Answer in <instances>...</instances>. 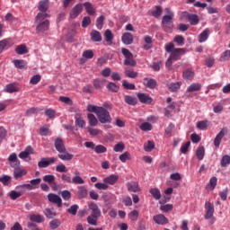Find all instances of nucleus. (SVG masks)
<instances>
[{
  "instance_id": "obj_1",
  "label": "nucleus",
  "mask_w": 230,
  "mask_h": 230,
  "mask_svg": "<svg viewBox=\"0 0 230 230\" xmlns=\"http://www.w3.org/2000/svg\"><path fill=\"white\" fill-rule=\"evenodd\" d=\"M88 112H94L96 114L100 123H112V117H111V113L103 107H99L93 104L87 105Z\"/></svg>"
},
{
  "instance_id": "obj_2",
  "label": "nucleus",
  "mask_w": 230,
  "mask_h": 230,
  "mask_svg": "<svg viewBox=\"0 0 230 230\" xmlns=\"http://www.w3.org/2000/svg\"><path fill=\"white\" fill-rule=\"evenodd\" d=\"M56 150L58 152V157L61 161H71L74 157L73 155L67 152L64 140L61 137H57L54 141Z\"/></svg>"
},
{
  "instance_id": "obj_3",
  "label": "nucleus",
  "mask_w": 230,
  "mask_h": 230,
  "mask_svg": "<svg viewBox=\"0 0 230 230\" xmlns=\"http://www.w3.org/2000/svg\"><path fill=\"white\" fill-rule=\"evenodd\" d=\"M49 17L48 13H40L36 16V31L37 33H44V31H48L49 30V21L46 19Z\"/></svg>"
},
{
  "instance_id": "obj_4",
  "label": "nucleus",
  "mask_w": 230,
  "mask_h": 230,
  "mask_svg": "<svg viewBox=\"0 0 230 230\" xmlns=\"http://www.w3.org/2000/svg\"><path fill=\"white\" fill-rule=\"evenodd\" d=\"M164 48L166 53H171L170 58L174 61L181 60V57L185 53L184 49H175L173 42L168 43Z\"/></svg>"
},
{
  "instance_id": "obj_5",
  "label": "nucleus",
  "mask_w": 230,
  "mask_h": 230,
  "mask_svg": "<svg viewBox=\"0 0 230 230\" xmlns=\"http://www.w3.org/2000/svg\"><path fill=\"white\" fill-rule=\"evenodd\" d=\"M205 209H206V214H205V220H209V218L212 219L211 224H215V218L213 215H215V206L209 201L205 203Z\"/></svg>"
},
{
  "instance_id": "obj_6",
  "label": "nucleus",
  "mask_w": 230,
  "mask_h": 230,
  "mask_svg": "<svg viewBox=\"0 0 230 230\" xmlns=\"http://www.w3.org/2000/svg\"><path fill=\"white\" fill-rule=\"evenodd\" d=\"M30 183L27 184H22L20 186L16 187V190H29V191H31V190H33V186H39V184H40V182H42V180L40 178H37L34 180H31Z\"/></svg>"
},
{
  "instance_id": "obj_7",
  "label": "nucleus",
  "mask_w": 230,
  "mask_h": 230,
  "mask_svg": "<svg viewBox=\"0 0 230 230\" xmlns=\"http://www.w3.org/2000/svg\"><path fill=\"white\" fill-rule=\"evenodd\" d=\"M58 159L56 157L50 158H41V160L38 163L39 168H48L49 164H53V163H57Z\"/></svg>"
},
{
  "instance_id": "obj_8",
  "label": "nucleus",
  "mask_w": 230,
  "mask_h": 230,
  "mask_svg": "<svg viewBox=\"0 0 230 230\" xmlns=\"http://www.w3.org/2000/svg\"><path fill=\"white\" fill-rule=\"evenodd\" d=\"M137 97L138 98L140 103H144L146 105H150V103L154 102V99L146 93H137Z\"/></svg>"
},
{
  "instance_id": "obj_9",
  "label": "nucleus",
  "mask_w": 230,
  "mask_h": 230,
  "mask_svg": "<svg viewBox=\"0 0 230 230\" xmlns=\"http://www.w3.org/2000/svg\"><path fill=\"white\" fill-rule=\"evenodd\" d=\"M121 40L126 46H130L134 43V35L130 32H125L121 36Z\"/></svg>"
},
{
  "instance_id": "obj_10",
  "label": "nucleus",
  "mask_w": 230,
  "mask_h": 230,
  "mask_svg": "<svg viewBox=\"0 0 230 230\" xmlns=\"http://www.w3.org/2000/svg\"><path fill=\"white\" fill-rule=\"evenodd\" d=\"M49 201L51 202L52 204H57L58 208H62V199L59 198L58 195L49 193L48 195Z\"/></svg>"
},
{
  "instance_id": "obj_11",
  "label": "nucleus",
  "mask_w": 230,
  "mask_h": 230,
  "mask_svg": "<svg viewBox=\"0 0 230 230\" xmlns=\"http://www.w3.org/2000/svg\"><path fill=\"white\" fill-rule=\"evenodd\" d=\"M16 190H19V191L11 190L9 192V197L11 200H17V199H19L20 197H22V195L26 193V189H16Z\"/></svg>"
},
{
  "instance_id": "obj_12",
  "label": "nucleus",
  "mask_w": 230,
  "mask_h": 230,
  "mask_svg": "<svg viewBox=\"0 0 230 230\" xmlns=\"http://www.w3.org/2000/svg\"><path fill=\"white\" fill-rule=\"evenodd\" d=\"M153 220L155 222V224H158V226H166V224L169 222L166 217H164L163 214L154 216Z\"/></svg>"
},
{
  "instance_id": "obj_13",
  "label": "nucleus",
  "mask_w": 230,
  "mask_h": 230,
  "mask_svg": "<svg viewBox=\"0 0 230 230\" xmlns=\"http://www.w3.org/2000/svg\"><path fill=\"white\" fill-rule=\"evenodd\" d=\"M83 8L84 7H83L82 4H75V7L70 12L71 19H76V17H78L82 13Z\"/></svg>"
},
{
  "instance_id": "obj_14",
  "label": "nucleus",
  "mask_w": 230,
  "mask_h": 230,
  "mask_svg": "<svg viewBox=\"0 0 230 230\" xmlns=\"http://www.w3.org/2000/svg\"><path fill=\"white\" fill-rule=\"evenodd\" d=\"M89 209L92 210V214L90 216L95 217L97 218H100V217H102V210H100V208H98V205L96 203H91L89 205Z\"/></svg>"
},
{
  "instance_id": "obj_15",
  "label": "nucleus",
  "mask_w": 230,
  "mask_h": 230,
  "mask_svg": "<svg viewBox=\"0 0 230 230\" xmlns=\"http://www.w3.org/2000/svg\"><path fill=\"white\" fill-rule=\"evenodd\" d=\"M226 132H227L226 129L223 128L221 131L216 136L214 139V146L216 148H218L220 146V143H222V139L224 138V136H226Z\"/></svg>"
},
{
  "instance_id": "obj_16",
  "label": "nucleus",
  "mask_w": 230,
  "mask_h": 230,
  "mask_svg": "<svg viewBox=\"0 0 230 230\" xmlns=\"http://www.w3.org/2000/svg\"><path fill=\"white\" fill-rule=\"evenodd\" d=\"M118 181H119V176L116 174H111L103 179V182L105 184H111V186H114V184L118 182Z\"/></svg>"
},
{
  "instance_id": "obj_17",
  "label": "nucleus",
  "mask_w": 230,
  "mask_h": 230,
  "mask_svg": "<svg viewBox=\"0 0 230 230\" xmlns=\"http://www.w3.org/2000/svg\"><path fill=\"white\" fill-rule=\"evenodd\" d=\"M31 154H33V147L28 146L24 151L19 154V157L20 159H28Z\"/></svg>"
},
{
  "instance_id": "obj_18",
  "label": "nucleus",
  "mask_w": 230,
  "mask_h": 230,
  "mask_svg": "<svg viewBox=\"0 0 230 230\" xmlns=\"http://www.w3.org/2000/svg\"><path fill=\"white\" fill-rule=\"evenodd\" d=\"M128 191H131L133 193H137V191H141L139 189V183L136 181H130L127 184Z\"/></svg>"
},
{
  "instance_id": "obj_19",
  "label": "nucleus",
  "mask_w": 230,
  "mask_h": 230,
  "mask_svg": "<svg viewBox=\"0 0 230 230\" xmlns=\"http://www.w3.org/2000/svg\"><path fill=\"white\" fill-rule=\"evenodd\" d=\"M144 85L148 87V89H155L157 87V81L152 78H145L144 79Z\"/></svg>"
},
{
  "instance_id": "obj_20",
  "label": "nucleus",
  "mask_w": 230,
  "mask_h": 230,
  "mask_svg": "<svg viewBox=\"0 0 230 230\" xmlns=\"http://www.w3.org/2000/svg\"><path fill=\"white\" fill-rule=\"evenodd\" d=\"M91 40L93 42H102V33L96 30H93L92 32L90 33Z\"/></svg>"
},
{
  "instance_id": "obj_21",
  "label": "nucleus",
  "mask_w": 230,
  "mask_h": 230,
  "mask_svg": "<svg viewBox=\"0 0 230 230\" xmlns=\"http://www.w3.org/2000/svg\"><path fill=\"white\" fill-rule=\"evenodd\" d=\"M4 92L9 93L10 94H12V93H19V87L15 83H12L4 87Z\"/></svg>"
},
{
  "instance_id": "obj_22",
  "label": "nucleus",
  "mask_w": 230,
  "mask_h": 230,
  "mask_svg": "<svg viewBox=\"0 0 230 230\" xmlns=\"http://www.w3.org/2000/svg\"><path fill=\"white\" fill-rule=\"evenodd\" d=\"M48 8H49V0H43L40 2L39 11L42 12L41 13H47Z\"/></svg>"
},
{
  "instance_id": "obj_23",
  "label": "nucleus",
  "mask_w": 230,
  "mask_h": 230,
  "mask_svg": "<svg viewBox=\"0 0 230 230\" xmlns=\"http://www.w3.org/2000/svg\"><path fill=\"white\" fill-rule=\"evenodd\" d=\"M26 175V170L21 169V168H16L13 171V177L14 179L19 180L22 179V177H24Z\"/></svg>"
},
{
  "instance_id": "obj_24",
  "label": "nucleus",
  "mask_w": 230,
  "mask_h": 230,
  "mask_svg": "<svg viewBox=\"0 0 230 230\" xmlns=\"http://www.w3.org/2000/svg\"><path fill=\"white\" fill-rule=\"evenodd\" d=\"M75 125L77 127H79L80 128H84L85 127V120H84V119H82L81 113L75 114Z\"/></svg>"
},
{
  "instance_id": "obj_25",
  "label": "nucleus",
  "mask_w": 230,
  "mask_h": 230,
  "mask_svg": "<svg viewBox=\"0 0 230 230\" xmlns=\"http://www.w3.org/2000/svg\"><path fill=\"white\" fill-rule=\"evenodd\" d=\"M187 19H188L189 22H190L191 26H197V24L199 22V15H197V14L189 13L187 15Z\"/></svg>"
},
{
  "instance_id": "obj_26",
  "label": "nucleus",
  "mask_w": 230,
  "mask_h": 230,
  "mask_svg": "<svg viewBox=\"0 0 230 230\" xmlns=\"http://www.w3.org/2000/svg\"><path fill=\"white\" fill-rule=\"evenodd\" d=\"M197 128L199 130H208V127H209V120H200L196 124Z\"/></svg>"
},
{
  "instance_id": "obj_27",
  "label": "nucleus",
  "mask_w": 230,
  "mask_h": 230,
  "mask_svg": "<svg viewBox=\"0 0 230 230\" xmlns=\"http://www.w3.org/2000/svg\"><path fill=\"white\" fill-rule=\"evenodd\" d=\"M124 102L128 105H137V99L136 97L130 96V95H125L124 96Z\"/></svg>"
},
{
  "instance_id": "obj_28",
  "label": "nucleus",
  "mask_w": 230,
  "mask_h": 230,
  "mask_svg": "<svg viewBox=\"0 0 230 230\" xmlns=\"http://www.w3.org/2000/svg\"><path fill=\"white\" fill-rule=\"evenodd\" d=\"M77 190L78 199H85V197H87V188H85V186H79Z\"/></svg>"
},
{
  "instance_id": "obj_29",
  "label": "nucleus",
  "mask_w": 230,
  "mask_h": 230,
  "mask_svg": "<svg viewBox=\"0 0 230 230\" xmlns=\"http://www.w3.org/2000/svg\"><path fill=\"white\" fill-rule=\"evenodd\" d=\"M84 6L88 15H94V13H96V9H94V7L93 6V4L86 2L84 4Z\"/></svg>"
},
{
  "instance_id": "obj_30",
  "label": "nucleus",
  "mask_w": 230,
  "mask_h": 230,
  "mask_svg": "<svg viewBox=\"0 0 230 230\" xmlns=\"http://www.w3.org/2000/svg\"><path fill=\"white\" fill-rule=\"evenodd\" d=\"M218 182V179H217V177H212L209 180V182L207 185V190H210V191H213V190H215V188H217V184Z\"/></svg>"
},
{
  "instance_id": "obj_31",
  "label": "nucleus",
  "mask_w": 230,
  "mask_h": 230,
  "mask_svg": "<svg viewBox=\"0 0 230 230\" xmlns=\"http://www.w3.org/2000/svg\"><path fill=\"white\" fill-rule=\"evenodd\" d=\"M199 42H206L208 39H209V29H205L200 34H199Z\"/></svg>"
},
{
  "instance_id": "obj_32",
  "label": "nucleus",
  "mask_w": 230,
  "mask_h": 230,
  "mask_svg": "<svg viewBox=\"0 0 230 230\" xmlns=\"http://www.w3.org/2000/svg\"><path fill=\"white\" fill-rule=\"evenodd\" d=\"M15 52L17 55H26L28 53V48L24 44L18 45L15 48Z\"/></svg>"
},
{
  "instance_id": "obj_33",
  "label": "nucleus",
  "mask_w": 230,
  "mask_h": 230,
  "mask_svg": "<svg viewBox=\"0 0 230 230\" xmlns=\"http://www.w3.org/2000/svg\"><path fill=\"white\" fill-rule=\"evenodd\" d=\"M144 40L146 44H144L143 48L146 51H148V49H152V44H153L152 37L146 35L145 36Z\"/></svg>"
},
{
  "instance_id": "obj_34",
  "label": "nucleus",
  "mask_w": 230,
  "mask_h": 230,
  "mask_svg": "<svg viewBox=\"0 0 230 230\" xmlns=\"http://www.w3.org/2000/svg\"><path fill=\"white\" fill-rule=\"evenodd\" d=\"M200 89H202V85L199 83H194L188 87L187 93H195L200 91Z\"/></svg>"
},
{
  "instance_id": "obj_35",
  "label": "nucleus",
  "mask_w": 230,
  "mask_h": 230,
  "mask_svg": "<svg viewBox=\"0 0 230 230\" xmlns=\"http://www.w3.org/2000/svg\"><path fill=\"white\" fill-rule=\"evenodd\" d=\"M31 222H36V224H42L44 222V217L40 215L32 214L30 216Z\"/></svg>"
},
{
  "instance_id": "obj_36",
  "label": "nucleus",
  "mask_w": 230,
  "mask_h": 230,
  "mask_svg": "<svg viewBox=\"0 0 230 230\" xmlns=\"http://www.w3.org/2000/svg\"><path fill=\"white\" fill-rule=\"evenodd\" d=\"M13 64H14V66L17 67V69H24L27 66L26 61L22 59H14Z\"/></svg>"
},
{
  "instance_id": "obj_37",
  "label": "nucleus",
  "mask_w": 230,
  "mask_h": 230,
  "mask_svg": "<svg viewBox=\"0 0 230 230\" xmlns=\"http://www.w3.org/2000/svg\"><path fill=\"white\" fill-rule=\"evenodd\" d=\"M182 76L184 80H193L195 76V72H193V70L191 69H187L183 72Z\"/></svg>"
},
{
  "instance_id": "obj_38",
  "label": "nucleus",
  "mask_w": 230,
  "mask_h": 230,
  "mask_svg": "<svg viewBox=\"0 0 230 230\" xmlns=\"http://www.w3.org/2000/svg\"><path fill=\"white\" fill-rule=\"evenodd\" d=\"M89 125L91 127H96L98 125V119H96V116L93 113H88L87 115Z\"/></svg>"
},
{
  "instance_id": "obj_39",
  "label": "nucleus",
  "mask_w": 230,
  "mask_h": 230,
  "mask_svg": "<svg viewBox=\"0 0 230 230\" xmlns=\"http://www.w3.org/2000/svg\"><path fill=\"white\" fill-rule=\"evenodd\" d=\"M43 181L48 182V184H53L54 186H57V183L55 182V175L52 174H47L43 177Z\"/></svg>"
},
{
  "instance_id": "obj_40",
  "label": "nucleus",
  "mask_w": 230,
  "mask_h": 230,
  "mask_svg": "<svg viewBox=\"0 0 230 230\" xmlns=\"http://www.w3.org/2000/svg\"><path fill=\"white\" fill-rule=\"evenodd\" d=\"M205 154H206V149L204 148V146L198 147L196 151V155L199 161H202V159H204Z\"/></svg>"
},
{
  "instance_id": "obj_41",
  "label": "nucleus",
  "mask_w": 230,
  "mask_h": 230,
  "mask_svg": "<svg viewBox=\"0 0 230 230\" xmlns=\"http://www.w3.org/2000/svg\"><path fill=\"white\" fill-rule=\"evenodd\" d=\"M119 159L121 163H127V161H130L132 159V156L128 151H126L119 156Z\"/></svg>"
},
{
  "instance_id": "obj_42",
  "label": "nucleus",
  "mask_w": 230,
  "mask_h": 230,
  "mask_svg": "<svg viewBox=\"0 0 230 230\" xmlns=\"http://www.w3.org/2000/svg\"><path fill=\"white\" fill-rule=\"evenodd\" d=\"M220 164L222 168H226V166H229L230 164V155H225L221 158Z\"/></svg>"
},
{
  "instance_id": "obj_43",
  "label": "nucleus",
  "mask_w": 230,
  "mask_h": 230,
  "mask_svg": "<svg viewBox=\"0 0 230 230\" xmlns=\"http://www.w3.org/2000/svg\"><path fill=\"white\" fill-rule=\"evenodd\" d=\"M168 89L171 91V93H177L179 89H181V83H172L168 84Z\"/></svg>"
},
{
  "instance_id": "obj_44",
  "label": "nucleus",
  "mask_w": 230,
  "mask_h": 230,
  "mask_svg": "<svg viewBox=\"0 0 230 230\" xmlns=\"http://www.w3.org/2000/svg\"><path fill=\"white\" fill-rule=\"evenodd\" d=\"M162 26L164 31L172 33L173 30V22H162Z\"/></svg>"
},
{
  "instance_id": "obj_45",
  "label": "nucleus",
  "mask_w": 230,
  "mask_h": 230,
  "mask_svg": "<svg viewBox=\"0 0 230 230\" xmlns=\"http://www.w3.org/2000/svg\"><path fill=\"white\" fill-rule=\"evenodd\" d=\"M162 14H163V7H161V5H156L155 10L151 13V15L153 17H155L156 19H158V17H161Z\"/></svg>"
},
{
  "instance_id": "obj_46",
  "label": "nucleus",
  "mask_w": 230,
  "mask_h": 230,
  "mask_svg": "<svg viewBox=\"0 0 230 230\" xmlns=\"http://www.w3.org/2000/svg\"><path fill=\"white\" fill-rule=\"evenodd\" d=\"M149 193H151L155 200H159V199H161V190L157 188L151 189Z\"/></svg>"
},
{
  "instance_id": "obj_47",
  "label": "nucleus",
  "mask_w": 230,
  "mask_h": 230,
  "mask_svg": "<svg viewBox=\"0 0 230 230\" xmlns=\"http://www.w3.org/2000/svg\"><path fill=\"white\" fill-rule=\"evenodd\" d=\"M104 37H105V40L106 42H112V40H114V34H112V31L111 30H106L104 32Z\"/></svg>"
},
{
  "instance_id": "obj_48",
  "label": "nucleus",
  "mask_w": 230,
  "mask_h": 230,
  "mask_svg": "<svg viewBox=\"0 0 230 230\" xmlns=\"http://www.w3.org/2000/svg\"><path fill=\"white\" fill-rule=\"evenodd\" d=\"M105 85V79H94L93 80V87L95 89H102Z\"/></svg>"
},
{
  "instance_id": "obj_49",
  "label": "nucleus",
  "mask_w": 230,
  "mask_h": 230,
  "mask_svg": "<svg viewBox=\"0 0 230 230\" xmlns=\"http://www.w3.org/2000/svg\"><path fill=\"white\" fill-rule=\"evenodd\" d=\"M155 148V143L154 141H147L146 144L144 145V150L145 152H152Z\"/></svg>"
},
{
  "instance_id": "obj_50",
  "label": "nucleus",
  "mask_w": 230,
  "mask_h": 230,
  "mask_svg": "<svg viewBox=\"0 0 230 230\" xmlns=\"http://www.w3.org/2000/svg\"><path fill=\"white\" fill-rule=\"evenodd\" d=\"M125 76L128 78H137V72L134 71L133 69H125Z\"/></svg>"
},
{
  "instance_id": "obj_51",
  "label": "nucleus",
  "mask_w": 230,
  "mask_h": 230,
  "mask_svg": "<svg viewBox=\"0 0 230 230\" xmlns=\"http://www.w3.org/2000/svg\"><path fill=\"white\" fill-rule=\"evenodd\" d=\"M104 22H105V16L101 15L99 18H97L96 20L97 30H102Z\"/></svg>"
},
{
  "instance_id": "obj_52",
  "label": "nucleus",
  "mask_w": 230,
  "mask_h": 230,
  "mask_svg": "<svg viewBox=\"0 0 230 230\" xmlns=\"http://www.w3.org/2000/svg\"><path fill=\"white\" fill-rule=\"evenodd\" d=\"M108 91H111V93H118L119 91V86L114 83H109L107 85Z\"/></svg>"
},
{
  "instance_id": "obj_53",
  "label": "nucleus",
  "mask_w": 230,
  "mask_h": 230,
  "mask_svg": "<svg viewBox=\"0 0 230 230\" xmlns=\"http://www.w3.org/2000/svg\"><path fill=\"white\" fill-rule=\"evenodd\" d=\"M122 86L128 91H134L136 89V84L128 83L127 80L122 81Z\"/></svg>"
},
{
  "instance_id": "obj_54",
  "label": "nucleus",
  "mask_w": 230,
  "mask_h": 230,
  "mask_svg": "<svg viewBox=\"0 0 230 230\" xmlns=\"http://www.w3.org/2000/svg\"><path fill=\"white\" fill-rule=\"evenodd\" d=\"M72 184H85V181L82 176H74L72 178Z\"/></svg>"
},
{
  "instance_id": "obj_55",
  "label": "nucleus",
  "mask_w": 230,
  "mask_h": 230,
  "mask_svg": "<svg viewBox=\"0 0 230 230\" xmlns=\"http://www.w3.org/2000/svg\"><path fill=\"white\" fill-rule=\"evenodd\" d=\"M139 217V211L133 210L128 214V218L131 219L132 222H136Z\"/></svg>"
},
{
  "instance_id": "obj_56",
  "label": "nucleus",
  "mask_w": 230,
  "mask_h": 230,
  "mask_svg": "<svg viewBox=\"0 0 230 230\" xmlns=\"http://www.w3.org/2000/svg\"><path fill=\"white\" fill-rule=\"evenodd\" d=\"M95 154H105L107 152V147L103 145H98L94 149Z\"/></svg>"
},
{
  "instance_id": "obj_57",
  "label": "nucleus",
  "mask_w": 230,
  "mask_h": 230,
  "mask_svg": "<svg viewBox=\"0 0 230 230\" xmlns=\"http://www.w3.org/2000/svg\"><path fill=\"white\" fill-rule=\"evenodd\" d=\"M44 215L45 217H47V218H55V217H57V213H55L50 208H46L44 210Z\"/></svg>"
},
{
  "instance_id": "obj_58",
  "label": "nucleus",
  "mask_w": 230,
  "mask_h": 230,
  "mask_svg": "<svg viewBox=\"0 0 230 230\" xmlns=\"http://www.w3.org/2000/svg\"><path fill=\"white\" fill-rule=\"evenodd\" d=\"M114 152H123L125 150V144L123 142H119L116 144L113 147Z\"/></svg>"
},
{
  "instance_id": "obj_59",
  "label": "nucleus",
  "mask_w": 230,
  "mask_h": 230,
  "mask_svg": "<svg viewBox=\"0 0 230 230\" xmlns=\"http://www.w3.org/2000/svg\"><path fill=\"white\" fill-rule=\"evenodd\" d=\"M87 222L90 226H98V217L94 216H89L87 217Z\"/></svg>"
},
{
  "instance_id": "obj_60",
  "label": "nucleus",
  "mask_w": 230,
  "mask_h": 230,
  "mask_svg": "<svg viewBox=\"0 0 230 230\" xmlns=\"http://www.w3.org/2000/svg\"><path fill=\"white\" fill-rule=\"evenodd\" d=\"M136 60H134V56H132L131 58H128L124 60V66H131L132 67H134V66H136Z\"/></svg>"
},
{
  "instance_id": "obj_61",
  "label": "nucleus",
  "mask_w": 230,
  "mask_h": 230,
  "mask_svg": "<svg viewBox=\"0 0 230 230\" xmlns=\"http://www.w3.org/2000/svg\"><path fill=\"white\" fill-rule=\"evenodd\" d=\"M4 49H8V40H0V53H3Z\"/></svg>"
},
{
  "instance_id": "obj_62",
  "label": "nucleus",
  "mask_w": 230,
  "mask_h": 230,
  "mask_svg": "<svg viewBox=\"0 0 230 230\" xmlns=\"http://www.w3.org/2000/svg\"><path fill=\"white\" fill-rule=\"evenodd\" d=\"M83 57H84V58L91 59L94 57V52H93V50H91V49L84 50L83 52Z\"/></svg>"
},
{
  "instance_id": "obj_63",
  "label": "nucleus",
  "mask_w": 230,
  "mask_h": 230,
  "mask_svg": "<svg viewBox=\"0 0 230 230\" xmlns=\"http://www.w3.org/2000/svg\"><path fill=\"white\" fill-rule=\"evenodd\" d=\"M60 224L61 223L58 219H54L50 221L49 223L50 229H58V227H60Z\"/></svg>"
},
{
  "instance_id": "obj_64",
  "label": "nucleus",
  "mask_w": 230,
  "mask_h": 230,
  "mask_svg": "<svg viewBox=\"0 0 230 230\" xmlns=\"http://www.w3.org/2000/svg\"><path fill=\"white\" fill-rule=\"evenodd\" d=\"M140 128L146 132L148 130H152L153 127L152 124H150V122H144L141 124Z\"/></svg>"
}]
</instances>
